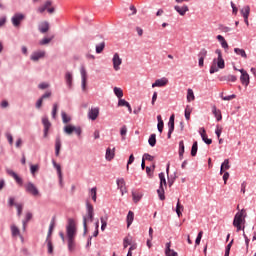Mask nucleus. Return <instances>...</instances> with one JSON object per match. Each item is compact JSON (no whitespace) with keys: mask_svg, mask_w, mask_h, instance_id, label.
Returning <instances> with one entry per match:
<instances>
[{"mask_svg":"<svg viewBox=\"0 0 256 256\" xmlns=\"http://www.w3.org/2000/svg\"><path fill=\"white\" fill-rule=\"evenodd\" d=\"M90 195H92V199L96 202V187H93L92 190H90Z\"/></svg>","mask_w":256,"mask_h":256,"instance_id":"69168bd1","label":"nucleus"},{"mask_svg":"<svg viewBox=\"0 0 256 256\" xmlns=\"http://www.w3.org/2000/svg\"><path fill=\"white\" fill-rule=\"evenodd\" d=\"M216 65L218 66V69H225V60L224 58H217L216 59Z\"/></svg>","mask_w":256,"mask_h":256,"instance_id":"f704fd0d","label":"nucleus"},{"mask_svg":"<svg viewBox=\"0 0 256 256\" xmlns=\"http://www.w3.org/2000/svg\"><path fill=\"white\" fill-rule=\"evenodd\" d=\"M127 106H129V103L125 99H119L118 107H127Z\"/></svg>","mask_w":256,"mask_h":256,"instance_id":"6e6d98bb","label":"nucleus"},{"mask_svg":"<svg viewBox=\"0 0 256 256\" xmlns=\"http://www.w3.org/2000/svg\"><path fill=\"white\" fill-rule=\"evenodd\" d=\"M232 245H233V240H231V242L228 244V246H226L224 256H229L230 249H231Z\"/></svg>","mask_w":256,"mask_h":256,"instance_id":"13d9d810","label":"nucleus"},{"mask_svg":"<svg viewBox=\"0 0 256 256\" xmlns=\"http://www.w3.org/2000/svg\"><path fill=\"white\" fill-rule=\"evenodd\" d=\"M157 143L156 134H152L149 138V144L151 147H155Z\"/></svg>","mask_w":256,"mask_h":256,"instance_id":"37998d69","label":"nucleus"},{"mask_svg":"<svg viewBox=\"0 0 256 256\" xmlns=\"http://www.w3.org/2000/svg\"><path fill=\"white\" fill-rule=\"evenodd\" d=\"M97 118V108H92L88 112V119L95 121Z\"/></svg>","mask_w":256,"mask_h":256,"instance_id":"bb28decb","label":"nucleus"},{"mask_svg":"<svg viewBox=\"0 0 256 256\" xmlns=\"http://www.w3.org/2000/svg\"><path fill=\"white\" fill-rule=\"evenodd\" d=\"M200 136L202 138V141H204V143H206L207 145H211L213 143V140L207 137L206 130L204 128L201 129Z\"/></svg>","mask_w":256,"mask_h":256,"instance_id":"6ab92c4d","label":"nucleus"},{"mask_svg":"<svg viewBox=\"0 0 256 256\" xmlns=\"http://www.w3.org/2000/svg\"><path fill=\"white\" fill-rule=\"evenodd\" d=\"M61 150V138L56 137L55 139V156L58 157L60 155Z\"/></svg>","mask_w":256,"mask_h":256,"instance_id":"5701e85b","label":"nucleus"},{"mask_svg":"<svg viewBox=\"0 0 256 256\" xmlns=\"http://www.w3.org/2000/svg\"><path fill=\"white\" fill-rule=\"evenodd\" d=\"M77 235V227L73 218H68L66 225V236L68 251L73 252L75 249V236Z\"/></svg>","mask_w":256,"mask_h":256,"instance_id":"f257e3e1","label":"nucleus"},{"mask_svg":"<svg viewBox=\"0 0 256 256\" xmlns=\"http://www.w3.org/2000/svg\"><path fill=\"white\" fill-rule=\"evenodd\" d=\"M221 168L224 169L225 171L230 169V165H229V159H225L224 162L221 165Z\"/></svg>","mask_w":256,"mask_h":256,"instance_id":"603ef678","label":"nucleus"},{"mask_svg":"<svg viewBox=\"0 0 256 256\" xmlns=\"http://www.w3.org/2000/svg\"><path fill=\"white\" fill-rule=\"evenodd\" d=\"M107 220L108 218L105 216V217H102L100 218V222H101V231L104 232L106 227H107Z\"/></svg>","mask_w":256,"mask_h":256,"instance_id":"58836bf2","label":"nucleus"},{"mask_svg":"<svg viewBox=\"0 0 256 256\" xmlns=\"http://www.w3.org/2000/svg\"><path fill=\"white\" fill-rule=\"evenodd\" d=\"M250 11H251L250 6L246 5L243 7V9L240 12H241L242 17L244 19H247L250 16Z\"/></svg>","mask_w":256,"mask_h":256,"instance_id":"b1692460","label":"nucleus"},{"mask_svg":"<svg viewBox=\"0 0 256 256\" xmlns=\"http://www.w3.org/2000/svg\"><path fill=\"white\" fill-rule=\"evenodd\" d=\"M174 121H175V116L172 114V116L169 117L168 121V128H171V130H174Z\"/></svg>","mask_w":256,"mask_h":256,"instance_id":"de8ad7c7","label":"nucleus"},{"mask_svg":"<svg viewBox=\"0 0 256 256\" xmlns=\"http://www.w3.org/2000/svg\"><path fill=\"white\" fill-rule=\"evenodd\" d=\"M52 163H53V167L56 168V173H58L59 182H60V184H61L62 181H63L61 166H60L59 164H57L55 160H53Z\"/></svg>","mask_w":256,"mask_h":256,"instance_id":"4be33fe9","label":"nucleus"},{"mask_svg":"<svg viewBox=\"0 0 256 256\" xmlns=\"http://www.w3.org/2000/svg\"><path fill=\"white\" fill-rule=\"evenodd\" d=\"M239 72L241 73L240 81L242 85H244L245 87H248L250 84V76L248 72L245 71L244 69H240Z\"/></svg>","mask_w":256,"mask_h":256,"instance_id":"423d86ee","label":"nucleus"},{"mask_svg":"<svg viewBox=\"0 0 256 256\" xmlns=\"http://www.w3.org/2000/svg\"><path fill=\"white\" fill-rule=\"evenodd\" d=\"M86 210L87 215L83 217L84 234H87L88 231L87 223L93 222L94 217V208L88 200L86 201Z\"/></svg>","mask_w":256,"mask_h":256,"instance_id":"7ed1b4c3","label":"nucleus"},{"mask_svg":"<svg viewBox=\"0 0 256 256\" xmlns=\"http://www.w3.org/2000/svg\"><path fill=\"white\" fill-rule=\"evenodd\" d=\"M49 28H50V25H49V22L47 21L41 22L38 26V30L42 34L47 33L49 31Z\"/></svg>","mask_w":256,"mask_h":256,"instance_id":"4468645a","label":"nucleus"},{"mask_svg":"<svg viewBox=\"0 0 256 256\" xmlns=\"http://www.w3.org/2000/svg\"><path fill=\"white\" fill-rule=\"evenodd\" d=\"M117 186H118V189L120 190L122 196H124L125 193H128V190L126 187V182H125L124 178L117 179Z\"/></svg>","mask_w":256,"mask_h":256,"instance_id":"1a4fd4ad","label":"nucleus"},{"mask_svg":"<svg viewBox=\"0 0 256 256\" xmlns=\"http://www.w3.org/2000/svg\"><path fill=\"white\" fill-rule=\"evenodd\" d=\"M168 83H169V80L167 78L163 77L161 79H157L155 81V83L152 84V88H157V87L161 88V87L168 85Z\"/></svg>","mask_w":256,"mask_h":256,"instance_id":"f8f14e48","label":"nucleus"},{"mask_svg":"<svg viewBox=\"0 0 256 256\" xmlns=\"http://www.w3.org/2000/svg\"><path fill=\"white\" fill-rule=\"evenodd\" d=\"M45 243L48 246V254L49 255H53L54 253V245L53 242L51 241V239H45Z\"/></svg>","mask_w":256,"mask_h":256,"instance_id":"c85d7f7f","label":"nucleus"},{"mask_svg":"<svg viewBox=\"0 0 256 256\" xmlns=\"http://www.w3.org/2000/svg\"><path fill=\"white\" fill-rule=\"evenodd\" d=\"M174 9L180 16H185L186 12H189V7L187 5H184L182 7L176 5Z\"/></svg>","mask_w":256,"mask_h":256,"instance_id":"2eb2a0df","label":"nucleus"},{"mask_svg":"<svg viewBox=\"0 0 256 256\" xmlns=\"http://www.w3.org/2000/svg\"><path fill=\"white\" fill-rule=\"evenodd\" d=\"M16 209H17V215L18 217H21L22 212H23V205L22 204H15Z\"/></svg>","mask_w":256,"mask_h":256,"instance_id":"5fc2aeb1","label":"nucleus"},{"mask_svg":"<svg viewBox=\"0 0 256 256\" xmlns=\"http://www.w3.org/2000/svg\"><path fill=\"white\" fill-rule=\"evenodd\" d=\"M114 93L118 99H122L124 96V92H123L122 88H119V87H114Z\"/></svg>","mask_w":256,"mask_h":256,"instance_id":"473e14b6","label":"nucleus"},{"mask_svg":"<svg viewBox=\"0 0 256 256\" xmlns=\"http://www.w3.org/2000/svg\"><path fill=\"white\" fill-rule=\"evenodd\" d=\"M142 160H143V161L153 162V160H155V157H154V156H151V155H149V154H144L143 157H142Z\"/></svg>","mask_w":256,"mask_h":256,"instance_id":"3c124183","label":"nucleus"},{"mask_svg":"<svg viewBox=\"0 0 256 256\" xmlns=\"http://www.w3.org/2000/svg\"><path fill=\"white\" fill-rule=\"evenodd\" d=\"M221 99H222L223 101H231V100L236 99V94H231V95H229V96L221 95Z\"/></svg>","mask_w":256,"mask_h":256,"instance_id":"09e8293b","label":"nucleus"},{"mask_svg":"<svg viewBox=\"0 0 256 256\" xmlns=\"http://www.w3.org/2000/svg\"><path fill=\"white\" fill-rule=\"evenodd\" d=\"M202 237H203V231H200L198 233V236H197L196 241H195L196 245H200L201 244Z\"/></svg>","mask_w":256,"mask_h":256,"instance_id":"052dcab7","label":"nucleus"},{"mask_svg":"<svg viewBox=\"0 0 256 256\" xmlns=\"http://www.w3.org/2000/svg\"><path fill=\"white\" fill-rule=\"evenodd\" d=\"M158 177H160V188L157 189V194L158 198H160L161 201H164V187H167V180L165 179L164 173L158 174Z\"/></svg>","mask_w":256,"mask_h":256,"instance_id":"20e7f679","label":"nucleus"},{"mask_svg":"<svg viewBox=\"0 0 256 256\" xmlns=\"http://www.w3.org/2000/svg\"><path fill=\"white\" fill-rule=\"evenodd\" d=\"M225 81L236 82L237 81V76L236 75H228V76L225 77Z\"/></svg>","mask_w":256,"mask_h":256,"instance_id":"bf43d9fd","label":"nucleus"},{"mask_svg":"<svg viewBox=\"0 0 256 256\" xmlns=\"http://www.w3.org/2000/svg\"><path fill=\"white\" fill-rule=\"evenodd\" d=\"M42 124H43V127H44V130H43V137H44V138H47L49 129H50V127H51V123H50V121H49V119H48L47 116H43V117H42Z\"/></svg>","mask_w":256,"mask_h":256,"instance_id":"6e6552de","label":"nucleus"},{"mask_svg":"<svg viewBox=\"0 0 256 256\" xmlns=\"http://www.w3.org/2000/svg\"><path fill=\"white\" fill-rule=\"evenodd\" d=\"M192 111H193V108L190 105H187L185 108V119L187 121H190Z\"/></svg>","mask_w":256,"mask_h":256,"instance_id":"c756f323","label":"nucleus"},{"mask_svg":"<svg viewBox=\"0 0 256 256\" xmlns=\"http://www.w3.org/2000/svg\"><path fill=\"white\" fill-rule=\"evenodd\" d=\"M222 132H223V127L217 126L216 135H217L218 139L220 138Z\"/></svg>","mask_w":256,"mask_h":256,"instance_id":"338daca9","label":"nucleus"},{"mask_svg":"<svg viewBox=\"0 0 256 256\" xmlns=\"http://www.w3.org/2000/svg\"><path fill=\"white\" fill-rule=\"evenodd\" d=\"M55 225H56V217H53L51 219V222H50V226H49V230H48V235L46 236V240H50L51 235H53Z\"/></svg>","mask_w":256,"mask_h":256,"instance_id":"dca6fc26","label":"nucleus"},{"mask_svg":"<svg viewBox=\"0 0 256 256\" xmlns=\"http://www.w3.org/2000/svg\"><path fill=\"white\" fill-rule=\"evenodd\" d=\"M105 41L102 40L99 45H97V54H100L105 49Z\"/></svg>","mask_w":256,"mask_h":256,"instance_id":"49530a36","label":"nucleus"},{"mask_svg":"<svg viewBox=\"0 0 256 256\" xmlns=\"http://www.w3.org/2000/svg\"><path fill=\"white\" fill-rule=\"evenodd\" d=\"M39 170L38 165H31L30 166V172L31 174H35Z\"/></svg>","mask_w":256,"mask_h":256,"instance_id":"0e129e2a","label":"nucleus"},{"mask_svg":"<svg viewBox=\"0 0 256 256\" xmlns=\"http://www.w3.org/2000/svg\"><path fill=\"white\" fill-rule=\"evenodd\" d=\"M212 113L214 117H216L217 121H221L223 119V116H221L220 110H218L215 105L212 106Z\"/></svg>","mask_w":256,"mask_h":256,"instance_id":"393cba45","label":"nucleus"},{"mask_svg":"<svg viewBox=\"0 0 256 256\" xmlns=\"http://www.w3.org/2000/svg\"><path fill=\"white\" fill-rule=\"evenodd\" d=\"M163 127H164L163 121L158 122V124H157V130H158L160 133H162Z\"/></svg>","mask_w":256,"mask_h":256,"instance_id":"774afa93","label":"nucleus"},{"mask_svg":"<svg viewBox=\"0 0 256 256\" xmlns=\"http://www.w3.org/2000/svg\"><path fill=\"white\" fill-rule=\"evenodd\" d=\"M217 39H218V41L220 42L221 47H222L223 49H229V45H228V43H227V41L225 40V38H224L223 35H218V36H217Z\"/></svg>","mask_w":256,"mask_h":256,"instance_id":"a878e982","label":"nucleus"},{"mask_svg":"<svg viewBox=\"0 0 256 256\" xmlns=\"http://www.w3.org/2000/svg\"><path fill=\"white\" fill-rule=\"evenodd\" d=\"M75 126H72V125H67L64 127V132L67 134V135H71L74 130H75Z\"/></svg>","mask_w":256,"mask_h":256,"instance_id":"e433bc0d","label":"nucleus"},{"mask_svg":"<svg viewBox=\"0 0 256 256\" xmlns=\"http://www.w3.org/2000/svg\"><path fill=\"white\" fill-rule=\"evenodd\" d=\"M234 52L236 55L241 56L243 59L248 58V55L244 49L234 48Z\"/></svg>","mask_w":256,"mask_h":256,"instance_id":"cd10ccee","label":"nucleus"},{"mask_svg":"<svg viewBox=\"0 0 256 256\" xmlns=\"http://www.w3.org/2000/svg\"><path fill=\"white\" fill-rule=\"evenodd\" d=\"M32 218H33V214L30 213V212H28V213L26 214L25 220H22V227H23L24 230H26V224H27L29 221H31Z\"/></svg>","mask_w":256,"mask_h":256,"instance_id":"7c9ffc66","label":"nucleus"},{"mask_svg":"<svg viewBox=\"0 0 256 256\" xmlns=\"http://www.w3.org/2000/svg\"><path fill=\"white\" fill-rule=\"evenodd\" d=\"M26 19L25 14L21 12H16L14 16L11 17V24L15 28H19L22 24V22Z\"/></svg>","mask_w":256,"mask_h":256,"instance_id":"39448f33","label":"nucleus"},{"mask_svg":"<svg viewBox=\"0 0 256 256\" xmlns=\"http://www.w3.org/2000/svg\"><path fill=\"white\" fill-rule=\"evenodd\" d=\"M52 163H53V167L56 168V173H58L59 182H60V184H61L62 181H63L61 166H60L59 164H57L55 160H53Z\"/></svg>","mask_w":256,"mask_h":256,"instance_id":"412c9836","label":"nucleus"},{"mask_svg":"<svg viewBox=\"0 0 256 256\" xmlns=\"http://www.w3.org/2000/svg\"><path fill=\"white\" fill-rule=\"evenodd\" d=\"M218 71H219V68H217L216 59H213L212 65L210 67V74H214Z\"/></svg>","mask_w":256,"mask_h":256,"instance_id":"79ce46f5","label":"nucleus"},{"mask_svg":"<svg viewBox=\"0 0 256 256\" xmlns=\"http://www.w3.org/2000/svg\"><path fill=\"white\" fill-rule=\"evenodd\" d=\"M207 53H208L207 50L205 48H203V49L200 50V52L198 54V57L202 58V59H205L206 56H207Z\"/></svg>","mask_w":256,"mask_h":256,"instance_id":"4d7b16f0","label":"nucleus"},{"mask_svg":"<svg viewBox=\"0 0 256 256\" xmlns=\"http://www.w3.org/2000/svg\"><path fill=\"white\" fill-rule=\"evenodd\" d=\"M62 121L64 124H67L71 121V117L64 111L61 112Z\"/></svg>","mask_w":256,"mask_h":256,"instance_id":"c9c22d12","label":"nucleus"},{"mask_svg":"<svg viewBox=\"0 0 256 256\" xmlns=\"http://www.w3.org/2000/svg\"><path fill=\"white\" fill-rule=\"evenodd\" d=\"M25 188H26V192L31 193L33 196H37L39 194V190L32 182H28Z\"/></svg>","mask_w":256,"mask_h":256,"instance_id":"9b49d317","label":"nucleus"},{"mask_svg":"<svg viewBox=\"0 0 256 256\" xmlns=\"http://www.w3.org/2000/svg\"><path fill=\"white\" fill-rule=\"evenodd\" d=\"M132 198H133V202L134 203H138V202H140V200L142 198V194L141 193L132 192Z\"/></svg>","mask_w":256,"mask_h":256,"instance_id":"4c0bfd02","label":"nucleus"},{"mask_svg":"<svg viewBox=\"0 0 256 256\" xmlns=\"http://www.w3.org/2000/svg\"><path fill=\"white\" fill-rule=\"evenodd\" d=\"M165 255L166 256H179L176 251L171 249V242L166 243Z\"/></svg>","mask_w":256,"mask_h":256,"instance_id":"f3484780","label":"nucleus"},{"mask_svg":"<svg viewBox=\"0 0 256 256\" xmlns=\"http://www.w3.org/2000/svg\"><path fill=\"white\" fill-rule=\"evenodd\" d=\"M46 55L45 51L33 52L30 56V59L34 62H37L39 59H43Z\"/></svg>","mask_w":256,"mask_h":256,"instance_id":"ddd939ff","label":"nucleus"},{"mask_svg":"<svg viewBox=\"0 0 256 256\" xmlns=\"http://www.w3.org/2000/svg\"><path fill=\"white\" fill-rule=\"evenodd\" d=\"M10 229H11L12 236L16 237V236L20 235V231L15 225H12Z\"/></svg>","mask_w":256,"mask_h":256,"instance_id":"a18cd8bd","label":"nucleus"},{"mask_svg":"<svg viewBox=\"0 0 256 256\" xmlns=\"http://www.w3.org/2000/svg\"><path fill=\"white\" fill-rule=\"evenodd\" d=\"M51 95H52L51 91H46V92L40 97V99L46 100V99L50 98Z\"/></svg>","mask_w":256,"mask_h":256,"instance_id":"680f3d73","label":"nucleus"},{"mask_svg":"<svg viewBox=\"0 0 256 256\" xmlns=\"http://www.w3.org/2000/svg\"><path fill=\"white\" fill-rule=\"evenodd\" d=\"M65 82H66L68 89H71L72 85H73V75L71 72L65 73Z\"/></svg>","mask_w":256,"mask_h":256,"instance_id":"a211bd4d","label":"nucleus"},{"mask_svg":"<svg viewBox=\"0 0 256 256\" xmlns=\"http://www.w3.org/2000/svg\"><path fill=\"white\" fill-rule=\"evenodd\" d=\"M54 39V36L50 37V38H43L39 44L41 46H45V45H48L52 40Z\"/></svg>","mask_w":256,"mask_h":256,"instance_id":"c03bdc74","label":"nucleus"},{"mask_svg":"<svg viewBox=\"0 0 256 256\" xmlns=\"http://www.w3.org/2000/svg\"><path fill=\"white\" fill-rule=\"evenodd\" d=\"M195 100V94L191 88L187 90V101L192 102Z\"/></svg>","mask_w":256,"mask_h":256,"instance_id":"72a5a7b5","label":"nucleus"},{"mask_svg":"<svg viewBox=\"0 0 256 256\" xmlns=\"http://www.w3.org/2000/svg\"><path fill=\"white\" fill-rule=\"evenodd\" d=\"M185 153V146H184V141L179 142V157L182 158L183 154Z\"/></svg>","mask_w":256,"mask_h":256,"instance_id":"a19ab883","label":"nucleus"},{"mask_svg":"<svg viewBox=\"0 0 256 256\" xmlns=\"http://www.w3.org/2000/svg\"><path fill=\"white\" fill-rule=\"evenodd\" d=\"M57 112H58V104L55 103V104H53V108H52V118L53 119H56Z\"/></svg>","mask_w":256,"mask_h":256,"instance_id":"864d4df0","label":"nucleus"},{"mask_svg":"<svg viewBox=\"0 0 256 256\" xmlns=\"http://www.w3.org/2000/svg\"><path fill=\"white\" fill-rule=\"evenodd\" d=\"M133 222H134V212L129 211L128 216H127V227L129 228Z\"/></svg>","mask_w":256,"mask_h":256,"instance_id":"2f4dec72","label":"nucleus"},{"mask_svg":"<svg viewBox=\"0 0 256 256\" xmlns=\"http://www.w3.org/2000/svg\"><path fill=\"white\" fill-rule=\"evenodd\" d=\"M176 211H184V206L181 205L180 199L177 200Z\"/></svg>","mask_w":256,"mask_h":256,"instance_id":"e2e57ef3","label":"nucleus"},{"mask_svg":"<svg viewBox=\"0 0 256 256\" xmlns=\"http://www.w3.org/2000/svg\"><path fill=\"white\" fill-rule=\"evenodd\" d=\"M246 210L242 209L240 212L236 213L233 220V226L236 228V232L245 231V226L242 224L246 223Z\"/></svg>","mask_w":256,"mask_h":256,"instance_id":"f03ea898","label":"nucleus"},{"mask_svg":"<svg viewBox=\"0 0 256 256\" xmlns=\"http://www.w3.org/2000/svg\"><path fill=\"white\" fill-rule=\"evenodd\" d=\"M80 76L82 77V90L85 91L87 87V70L83 65L80 67Z\"/></svg>","mask_w":256,"mask_h":256,"instance_id":"9d476101","label":"nucleus"},{"mask_svg":"<svg viewBox=\"0 0 256 256\" xmlns=\"http://www.w3.org/2000/svg\"><path fill=\"white\" fill-rule=\"evenodd\" d=\"M197 151H198V143H197V141H195L194 144H192V147H191V156L195 157L196 154H197Z\"/></svg>","mask_w":256,"mask_h":256,"instance_id":"ea45409f","label":"nucleus"},{"mask_svg":"<svg viewBox=\"0 0 256 256\" xmlns=\"http://www.w3.org/2000/svg\"><path fill=\"white\" fill-rule=\"evenodd\" d=\"M122 63L123 59L119 56V54H114V57H112V65L116 71L121 69Z\"/></svg>","mask_w":256,"mask_h":256,"instance_id":"0eeeda50","label":"nucleus"},{"mask_svg":"<svg viewBox=\"0 0 256 256\" xmlns=\"http://www.w3.org/2000/svg\"><path fill=\"white\" fill-rule=\"evenodd\" d=\"M132 239L130 237H126L123 239V248L126 249L128 245H131Z\"/></svg>","mask_w":256,"mask_h":256,"instance_id":"8fccbe9b","label":"nucleus"},{"mask_svg":"<svg viewBox=\"0 0 256 256\" xmlns=\"http://www.w3.org/2000/svg\"><path fill=\"white\" fill-rule=\"evenodd\" d=\"M115 157V148H107L106 150V160L111 162Z\"/></svg>","mask_w":256,"mask_h":256,"instance_id":"aec40b11","label":"nucleus"}]
</instances>
